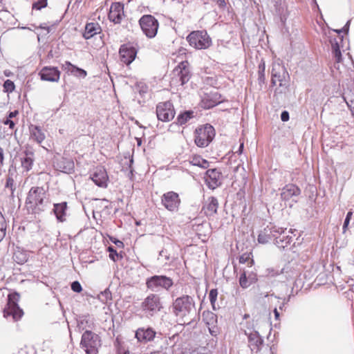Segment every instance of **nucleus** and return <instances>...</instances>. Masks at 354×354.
Listing matches in <instances>:
<instances>
[{
	"mask_svg": "<svg viewBox=\"0 0 354 354\" xmlns=\"http://www.w3.org/2000/svg\"><path fill=\"white\" fill-rule=\"evenodd\" d=\"M172 312L184 324H189L196 313L194 299L187 295L177 297L172 304Z\"/></svg>",
	"mask_w": 354,
	"mask_h": 354,
	"instance_id": "nucleus-1",
	"label": "nucleus"
},
{
	"mask_svg": "<svg viewBox=\"0 0 354 354\" xmlns=\"http://www.w3.org/2000/svg\"><path fill=\"white\" fill-rule=\"evenodd\" d=\"M48 189L44 187H32L28 193L26 205L31 214H39L44 211L48 203Z\"/></svg>",
	"mask_w": 354,
	"mask_h": 354,
	"instance_id": "nucleus-2",
	"label": "nucleus"
},
{
	"mask_svg": "<svg viewBox=\"0 0 354 354\" xmlns=\"http://www.w3.org/2000/svg\"><path fill=\"white\" fill-rule=\"evenodd\" d=\"M349 24H346L342 28H330L328 31L332 54L337 63L342 61L341 48L344 47V37L348 33Z\"/></svg>",
	"mask_w": 354,
	"mask_h": 354,
	"instance_id": "nucleus-3",
	"label": "nucleus"
},
{
	"mask_svg": "<svg viewBox=\"0 0 354 354\" xmlns=\"http://www.w3.org/2000/svg\"><path fill=\"white\" fill-rule=\"evenodd\" d=\"M84 323L88 324L86 317H82L78 324L80 329L85 330L82 335L80 346L86 354H96L98 347L100 346V337L91 330L86 329V327L83 326Z\"/></svg>",
	"mask_w": 354,
	"mask_h": 354,
	"instance_id": "nucleus-4",
	"label": "nucleus"
},
{
	"mask_svg": "<svg viewBox=\"0 0 354 354\" xmlns=\"http://www.w3.org/2000/svg\"><path fill=\"white\" fill-rule=\"evenodd\" d=\"M19 298L20 295L17 292L8 295V302L3 309V317L8 320L17 322L23 317L24 311L18 304Z\"/></svg>",
	"mask_w": 354,
	"mask_h": 354,
	"instance_id": "nucleus-5",
	"label": "nucleus"
},
{
	"mask_svg": "<svg viewBox=\"0 0 354 354\" xmlns=\"http://www.w3.org/2000/svg\"><path fill=\"white\" fill-rule=\"evenodd\" d=\"M215 136L214 127L206 124L196 129L194 132V141L199 147H205L212 141Z\"/></svg>",
	"mask_w": 354,
	"mask_h": 354,
	"instance_id": "nucleus-6",
	"label": "nucleus"
},
{
	"mask_svg": "<svg viewBox=\"0 0 354 354\" xmlns=\"http://www.w3.org/2000/svg\"><path fill=\"white\" fill-rule=\"evenodd\" d=\"M141 308L147 315L153 316L163 308L160 296L155 293L149 294L142 302Z\"/></svg>",
	"mask_w": 354,
	"mask_h": 354,
	"instance_id": "nucleus-7",
	"label": "nucleus"
},
{
	"mask_svg": "<svg viewBox=\"0 0 354 354\" xmlns=\"http://www.w3.org/2000/svg\"><path fill=\"white\" fill-rule=\"evenodd\" d=\"M174 284L173 280L165 275H154L146 280V286L153 292L161 288L168 290Z\"/></svg>",
	"mask_w": 354,
	"mask_h": 354,
	"instance_id": "nucleus-8",
	"label": "nucleus"
},
{
	"mask_svg": "<svg viewBox=\"0 0 354 354\" xmlns=\"http://www.w3.org/2000/svg\"><path fill=\"white\" fill-rule=\"evenodd\" d=\"M190 46L203 49L208 48L211 44V39L205 31H194L187 37Z\"/></svg>",
	"mask_w": 354,
	"mask_h": 354,
	"instance_id": "nucleus-9",
	"label": "nucleus"
},
{
	"mask_svg": "<svg viewBox=\"0 0 354 354\" xmlns=\"http://www.w3.org/2000/svg\"><path fill=\"white\" fill-rule=\"evenodd\" d=\"M174 82H180V85H184L191 78L192 74L189 69V64L187 61L181 62L173 71Z\"/></svg>",
	"mask_w": 354,
	"mask_h": 354,
	"instance_id": "nucleus-10",
	"label": "nucleus"
},
{
	"mask_svg": "<svg viewBox=\"0 0 354 354\" xmlns=\"http://www.w3.org/2000/svg\"><path fill=\"white\" fill-rule=\"evenodd\" d=\"M156 115L158 119L162 122L171 120L175 115V111L172 103L169 101L160 102L156 106Z\"/></svg>",
	"mask_w": 354,
	"mask_h": 354,
	"instance_id": "nucleus-11",
	"label": "nucleus"
},
{
	"mask_svg": "<svg viewBox=\"0 0 354 354\" xmlns=\"http://www.w3.org/2000/svg\"><path fill=\"white\" fill-rule=\"evenodd\" d=\"M287 77H288V73L285 66L279 62H274L272 68V83L276 84L279 82V86H284Z\"/></svg>",
	"mask_w": 354,
	"mask_h": 354,
	"instance_id": "nucleus-12",
	"label": "nucleus"
},
{
	"mask_svg": "<svg viewBox=\"0 0 354 354\" xmlns=\"http://www.w3.org/2000/svg\"><path fill=\"white\" fill-rule=\"evenodd\" d=\"M277 236H274V243L279 248L284 249L292 241L291 230L277 227Z\"/></svg>",
	"mask_w": 354,
	"mask_h": 354,
	"instance_id": "nucleus-13",
	"label": "nucleus"
},
{
	"mask_svg": "<svg viewBox=\"0 0 354 354\" xmlns=\"http://www.w3.org/2000/svg\"><path fill=\"white\" fill-rule=\"evenodd\" d=\"M301 194L300 189L294 184L286 185L281 191V197L283 201L289 202L290 206L297 203Z\"/></svg>",
	"mask_w": 354,
	"mask_h": 354,
	"instance_id": "nucleus-14",
	"label": "nucleus"
},
{
	"mask_svg": "<svg viewBox=\"0 0 354 354\" xmlns=\"http://www.w3.org/2000/svg\"><path fill=\"white\" fill-rule=\"evenodd\" d=\"M161 202L167 209L173 212L178 209L180 200L177 193L171 191L162 195Z\"/></svg>",
	"mask_w": 354,
	"mask_h": 354,
	"instance_id": "nucleus-15",
	"label": "nucleus"
},
{
	"mask_svg": "<svg viewBox=\"0 0 354 354\" xmlns=\"http://www.w3.org/2000/svg\"><path fill=\"white\" fill-rule=\"evenodd\" d=\"M119 54L120 61L127 65H129L135 59L137 50L130 44H124L120 46Z\"/></svg>",
	"mask_w": 354,
	"mask_h": 354,
	"instance_id": "nucleus-16",
	"label": "nucleus"
},
{
	"mask_svg": "<svg viewBox=\"0 0 354 354\" xmlns=\"http://www.w3.org/2000/svg\"><path fill=\"white\" fill-rule=\"evenodd\" d=\"M108 17L111 22H121L122 20L126 19L124 3L120 2L113 3L111 6Z\"/></svg>",
	"mask_w": 354,
	"mask_h": 354,
	"instance_id": "nucleus-17",
	"label": "nucleus"
},
{
	"mask_svg": "<svg viewBox=\"0 0 354 354\" xmlns=\"http://www.w3.org/2000/svg\"><path fill=\"white\" fill-rule=\"evenodd\" d=\"M221 173L216 169H208L206 171L205 182L209 188L214 189L221 185Z\"/></svg>",
	"mask_w": 354,
	"mask_h": 354,
	"instance_id": "nucleus-18",
	"label": "nucleus"
},
{
	"mask_svg": "<svg viewBox=\"0 0 354 354\" xmlns=\"http://www.w3.org/2000/svg\"><path fill=\"white\" fill-rule=\"evenodd\" d=\"M156 333L151 327H142L136 330L135 337L138 342L140 343H147L154 339Z\"/></svg>",
	"mask_w": 354,
	"mask_h": 354,
	"instance_id": "nucleus-19",
	"label": "nucleus"
},
{
	"mask_svg": "<svg viewBox=\"0 0 354 354\" xmlns=\"http://www.w3.org/2000/svg\"><path fill=\"white\" fill-rule=\"evenodd\" d=\"M218 202L214 196L208 197L203 203L202 210L206 216L214 217L217 214Z\"/></svg>",
	"mask_w": 354,
	"mask_h": 354,
	"instance_id": "nucleus-20",
	"label": "nucleus"
},
{
	"mask_svg": "<svg viewBox=\"0 0 354 354\" xmlns=\"http://www.w3.org/2000/svg\"><path fill=\"white\" fill-rule=\"evenodd\" d=\"M91 178L98 187H107L109 177L104 168L102 167H97L91 175Z\"/></svg>",
	"mask_w": 354,
	"mask_h": 354,
	"instance_id": "nucleus-21",
	"label": "nucleus"
},
{
	"mask_svg": "<svg viewBox=\"0 0 354 354\" xmlns=\"http://www.w3.org/2000/svg\"><path fill=\"white\" fill-rule=\"evenodd\" d=\"M221 102L220 96L217 93H203L201 95V106L204 109H210Z\"/></svg>",
	"mask_w": 354,
	"mask_h": 354,
	"instance_id": "nucleus-22",
	"label": "nucleus"
},
{
	"mask_svg": "<svg viewBox=\"0 0 354 354\" xmlns=\"http://www.w3.org/2000/svg\"><path fill=\"white\" fill-rule=\"evenodd\" d=\"M42 80L48 82H58L60 72L55 67H44L39 73Z\"/></svg>",
	"mask_w": 354,
	"mask_h": 354,
	"instance_id": "nucleus-23",
	"label": "nucleus"
},
{
	"mask_svg": "<svg viewBox=\"0 0 354 354\" xmlns=\"http://www.w3.org/2000/svg\"><path fill=\"white\" fill-rule=\"evenodd\" d=\"M277 226H267L263 230L261 231L258 236V241L260 243H267L272 240H274Z\"/></svg>",
	"mask_w": 354,
	"mask_h": 354,
	"instance_id": "nucleus-24",
	"label": "nucleus"
},
{
	"mask_svg": "<svg viewBox=\"0 0 354 354\" xmlns=\"http://www.w3.org/2000/svg\"><path fill=\"white\" fill-rule=\"evenodd\" d=\"M249 346L252 351L258 352L263 344V340L257 331L250 333L248 335Z\"/></svg>",
	"mask_w": 354,
	"mask_h": 354,
	"instance_id": "nucleus-25",
	"label": "nucleus"
},
{
	"mask_svg": "<svg viewBox=\"0 0 354 354\" xmlns=\"http://www.w3.org/2000/svg\"><path fill=\"white\" fill-rule=\"evenodd\" d=\"M203 319L208 326L209 333L212 335H216V331L214 330V326L217 322L216 315L210 311H204L203 313Z\"/></svg>",
	"mask_w": 354,
	"mask_h": 354,
	"instance_id": "nucleus-26",
	"label": "nucleus"
},
{
	"mask_svg": "<svg viewBox=\"0 0 354 354\" xmlns=\"http://www.w3.org/2000/svg\"><path fill=\"white\" fill-rule=\"evenodd\" d=\"M62 68L68 73L76 77L84 78L87 75L86 71L73 65L69 62H65V63L62 64Z\"/></svg>",
	"mask_w": 354,
	"mask_h": 354,
	"instance_id": "nucleus-27",
	"label": "nucleus"
},
{
	"mask_svg": "<svg viewBox=\"0 0 354 354\" xmlns=\"http://www.w3.org/2000/svg\"><path fill=\"white\" fill-rule=\"evenodd\" d=\"M102 31V28L99 24H86L85 30L83 34V37L86 39H88L97 34H100Z\"/></svg>",
	"mask_w": 354,
	"mask_h": 354,
	"instance_id": "nucleus-28",
	"label": "nucleus"
},
{
	"mask_svg": "<svg viewBox=\"0 0 354 354\" xmlns=\"http://www.w3.org/2000/svg\"><path fill=\"white\" fill-rule=\"evenodd\" d=\"M56 164L58 169L64 173H71L74 169V162L65 158H61Z\"/></svg>",
	"mask_w": 354,
	"mask_h": 354,
	"instance_id": "nucleus-29",
	"label": "nucleus"
},
{
	"mask_svg": "<svg viewBox=\"0 0 354 354\" xmlns=\"http://www.w3.org/2000/svg\"><path fill=\"white\" fill-rule=\"evenodd\" d=\"M66 209V202L54 204L53 212L59 221L64 222L65 221Z\"/></svg>",
	"mask_w": 354,
	"mask_h": 354,
	"instance_id": "nucleus-30",
	"label": "nucleus"
},
{
	"mask_svg": "<svg viewBox=\"0 0 354 354\" xmlns=\"http://www.w3.org/2000/svg\"><path fill=\"white\" fill-rule=\"evenodd\" d=\"M159 24H139L142 30L149 38L154 37L158 31Z\"/></svg>",
	"mask_w": 354,
	"mask_h": 354,
	"instance_id": "nucleus-31",
	"label": "nucleus"
},
{
	"mask_svg": "<svg viewBox=\"0 0 354 354\" xmlns=\"http://www.w3.org/2000/svg\"><path fill=\"white\" fill-rule=\"evenodd\" d=\"M30 138L37 143H41L46 136L41 129L38 126L32 125L30 127Z\"/></svg>",
	"mask_w": 354,
	"mask_h": 354,
	"instance_id": "nucleus-32",
	"label": "nucleus"
},
{
	"mask_svg": "<svg viewBox=\"0 0 354 354\" xmlns=\"http://www.w3.org/2000/svg\"><path fill=\"white\" fill-rule=\"evenodd\" d=\"M34 153L32 151H25V156L21 158V167L25 171H30L33 165Z\"/></svg>",
	"mask_w": 354,
	"mask_h": 354,
	"instance_id": "nucleus-33",
	"label": "nucleus"
},
{
	"mask_svg": "<svg viewBox=\"0 0 354 354\" xmlns=\"http://www.w3.org/2000/svg\"><path fill=\"white\" fill-rule=\"evenodd\" d=\"M30 26L28 27H24V26H18L16 28L17 29H28L29 30L33 31L37 34V35L39 37V35H42V31H46V32H48V30L46 26H43L41 24L39 26H36L35 24H30Z\"/></svg>",
	"mask_w": 354,
	"mask_h": 354,
	"instance_id": "nucleus-34",
	"label": "nucleus"
},
{
	"mask_svg": "<svg viewBox=\"0 0 354 354\" xmlns=\"http://www.w3.org/2000/svg\"><path fill=\"white\" fill-rule=\"evenodd\" d=\"M190 164L194 166H198L203 169L209 167V162L199 156H195L189 160Z\"/></svg>",
	"mask_w": 354,
	"mask_h": 354,
	"instance_id": "nucleus-35",
	"label": "nucleus"
},
{
	"mask_svg": "<svg viewBox=\"0 0 354 354\" xmlns=\"http://www.w3.org/2000/svg\"><path fill=\"white\" fill-rule=\"evenodd\" d=\"M193 117L194 112L192 111H186L178 115L176 119L177 124L179 125L185 124Z\"/></svg>",
	"mask_w": 354,
	"mask_h": 354,
	"instance_id": "nucleus-36",
	"label": "nucleus"
},
{
	"mask_svg": "<svg viewBox=\"0 0 354 354\" xmlns=\"http://www.w3.org/2000/svg\"><path fill=\"white\" fill-rule=\"evenodd\" d=\"M281 274H284L288 281L293 280L298 276V272L291 270L290 268L288 266L281 270Z\"/></svg>",
	"mask_w": 354,
	"mask_h": 354,
	"instance_id": "nucleus-37",
	"label": "nucleus"
},
{
	"mask_svg": "<svg viewBox=\"0 0 354 354\" xmlns=\"http://www.w3.org/2000/svg\"><path fill=\"white\" fill-rule=\"evenodd\" d=\"M98 299L104 304H107L112 299L111 293L109 289H106L105 290L101 292L98 296Z\"/></svg>",
	"mask_w": 354,
	"mask_h": 354,
	"instance_id": "nucleus-38",
	"label": "nucleus"
},
{
	"mask_svg": "<svg viewBox=\"0 0 354 354\" xmlns=\"http://www.w3.org/2000/svg\"><path fill=\"white\" fill-rule=\"evenodd\" d=\"M13 258L14 260L19 264H23L28 260L27 254L20 251L15 252Z\"/></svg>",
	"mask_w": 354,
	"mask_h": 354,
	"instance_id": "nucleus-39",
	"label": "nucleus"
},
{
	"mask_svg": "<svg viewBox=\"0 0 354 354\" xmlns=\"http://www.w3.org/2000/svg\"><path fill=\"white\" fill-rule=\"evenodd\" d=\"M218 296V291L216 289H212L209 293V299L214 310H216L215 302Z\"/></svg>",
	"mask_w": 354,
	"mask_h": 354,
	"instance_id": "nucleus-40",
	"label": "nucleus"
},
{
	"mask_svg": "<svg viewBox=\"0 0 354 354\" xmlns=\"http://www.w3.org/2000/svg\"><path fill=\"white\" fill-rule=\"evenodd\" d=\"M259 82H263L265 80V63L263 62L259 65Z\"/></svg>",
	"mask_w": 354,
	"mask_h": 354,
	"instance_id": "nucleus-41",
	"label": "nucleus"
},
{
	"mask_svg": "<svg viewBox=\"0 0 354 354\" xmlns=\"http://www.w3.org/2000/svg\"><path fill=\"white\" fill-rule=\"evenodd\" d=\"M48 0H38L32 4V9L41 10L47 6Z\"/></svg>",
	"mask_w": 354,
	"mask_h": 354,
	"instance_id": "nucleus-42",
	"label": "nucleus"
},
{
	"mask_svg": "<svg viewBox=\"0 0 354 354\" xmlns=\"http://www.w3.org/2000/svg\"><path fill=\"white\" fill-rule=\"evenodd\" d=\"M6 187L10 189L12 194H13L15 189L14 179L10 175H8L7 177Z\"/></svg>",
	"mask_w": 354,
	"mask_h": 354,
	"instance_id": "nucleus-43",
	"label": "nucleus"
},
{
	"mask_svg": "<svg viewBox=\"0 0 354 354\" xmlns=\"http://www.w3.org/2000/svg\"><path fill=\"white\" fill-rule=\"evenodd\" d=\"M3 88L6 92H12L15 89V84L12 81L7 80L4 82Z\"/></svg>",
	"mask_w": 354,
	"mask_h": 354,
	"instance_id": "nucleus-44",
	"label": "nucleus"
},
{
	"mask_svg": "<svg viewBox=\"0 0 354 354\" xmlns=\"http://www.w3.org/2000/svg\"><path fill=\"white\" fill-rule=\"evenodd\" d=\"M239 284L243 288H246L250 286L245 272L243 273L240 277Z\"/></svg>",
	"mask_w": 354,
	"mask_h": 354,
	"instance_id": "nucleus-45",
	"label": "nucleus"
},
{
	"mask_svg": "<svg viewBox=\"0 0 354 354\" xmlns=\"http://www.w3.org/2000/svg\"><path fill=\"white\" fill-rule=\"evenodd\" d=\"M138 22H158L155 17L151 15H143Z\"/></svg>",
	"mask_w": 354,
	"mask_h": 354,
	"instance_id": "nucleus-46",
	"label": "nucleus"
},
{
	"mask_svg": "<svg viewBox=\"0 0 354 354\" xmlns=\"http://www.w3.org/2000/svg\"><path fill=\"white\" fill-rule=\"evenodd\" d=\"M108 250L109 252L110 259H112L113 261H116L117 257H118L117 251L112 246H109L108 248Z\"/></svg>",
	"mask_w": 354,
	"mask_h": 354,
	"instance_id": "nucleus-47",
	"label": "nucleus"
},
{
	"mask_svg": "<svg viewBox=\"0 0 354 354\" xmlns=\"http://www.w3.org/2000/svg\"><path fill=\"white\" fill-rule=\"evenodd\" d=\"M71 289L75 292H80L82 290L81 284L77 281L71 283Z\"/></svg>",
	"mask_w": 354,
	"mask_h": 354,
	"instance_id": "nucleus-48",
	"label": "nucleus"
},
{
	"mask_svg": "<svg viewBox=\"0 0 354 354\" xmlns=\"http://www.w3.org/2000/svg\"><path fill=\"white\" fill-rule=\"evenodd\" d=\"M3 124H6V125H8L10 129H13L15 127V122L10 118H6L4 121H3Z\"/></svg>",
	"mask_w": 354,
	"mask_h": 354,
	"instance_id": "nucleus-49",
	"label": "nucleus"
},
{
	"mask_svg": "<svg viewBox=\"0 0 354 354\" xmlns=\"http://www.w3.org/2000/svg\"><path fill=\"white\" fill-rule=\"evenodd\" d=\"M281 119L283 122H286L289 120V113L284 111L281 114Z\"/></svg>",
	"mask_w": 354,
	"mask_h": 354,
	"instance_id": "nucleus-50",
	"label": "nucleus"
},
{
	"mask_svg": "<svg viewBox=\"0 0 354 354\" xmlns=\"http://www.w3.org/2000/svg\"><path fill=\"white\" fill-rule=\"evenodd\" d=\"M250 259L249 254H244L241 255L239 258V262L241 263H245Z\"/></svg>",
	"mask_w": 354,
	"mask_h": 354,
	"instance_id": "nucleus-51",
	"label": "nucleus"
},
{
	"mask_svg": "<svg viewBox=\"0 0 354 354\" xmlns=\"http://www.w3.org/2000/svg\"><path fill=\"white\" fill-rule=\"evenodd\" d=\"M4 153L3 149L0 147V167L3 165Z\"/></svg>",
	"mask_w": 354,
	"mask_h": 354,
	"instance_id": "nucleus-52",
	"label": "nucleus"
},
{
	"mask_svg": "<svg viewBox=\"0 0 354 354\" xmlns=\"http://www.w3.org/2000/svg\"><path fill=\"white\" fill-rule=\"evenodd\" d=\"M350 220L345 219L343 225V232H345L349 224Z\"/></svg>",
	"mask_w": 354,
	"mask_h": 354,
	"instance_id": "nucleus-53",
	"label": "nucleus"
},
{
	"mask_svg": "<svg viewBox=\"0 0 354 354\" xmlns=\"http://www.w3.org/2000/svg\"><path fill=\"white\" fill-rule=\"evenodd\" d=\"M17 114H18L17 111H11L9 113L8 118L11 119V118L15 117Z\"/></svg>",
	"mask_w": 354,
	"mask_h": 354,
	"instance_id": "nucleus-54",
	"label": "nucleus"
},
{
	"mask_svg": "<svg viewBox=\"0 0 354 354\" xmlns=\"http://www.w3.org/2000/svg\"><path fill=\"white\" fill-rule=\"evenodd\" d=\"M348 106L351 108L353 115H354V102L351 101V104L346 102Z\"/></svg>",
	"mask_w": 354,
	"mask_h": 354,
	"instance_id": "nucleus-55",
	"label": "nucleus"
},
{
	"mask_svg": "<svg viewBox=\"0 0 354 354\" xmlns=\"http://www.w3.org/2000/svg\"><path fill=\"white\" fill-rule=\"evenodd\" d=\"M203 352L202 351H195L192 354H211L209 351H207L206 349H203Z\"/></svg>",
	"mask_w": 354,
	"mask_h": 354,
	"instance_id": "nucleus-56",
	"label": "nucleus"
},
{
	"mask_svg": "<svg viewBox=\"0 0 354 354\" xmlns=\"http://www.w3.org/2000/svg\"><path fill=\"white\" fill-rule=\"evenodd\" d=\"M352 215H353V212L352 211H349L347 214H346V218L345 219H348V220H350L351 219V217H352Z\"/></svg>",
	"mask_w": 354,
	"mask_h": 354,
	"instance_id": "nucleus-57",
	"label": "nucleus"
},
{
	"mask_svg": "<svg viewBox=\"0 0 354 354\" xmlns=\"http://www.w3.org/2000/svg\"><path fill=\"white\" fill-rule=\"evenodd\" d=\"M274 316H275L276 319H278L279 317V311H278L277 308H275L274 309Z\"/></svg>",
	"mask_w": 354,
	"mask_h": 354,
	"instance_id": "nucleus-58",
	"label": "nucleus"
},
{
	"mask_svg": "<svg viewBox=\"0 0 354 354\" xmlns=\"http://www.w3.org/2000/svg\"><path fill=\"white\" fill-rule=\"evenodd\" d=\"M269 274L271 275L272 277H274L275 275H278L279 273L277 272H274L273 270L269 271Z\"/></svg>",
	"mask_w": 354,
	"mask_h": 354,
	"instance_id": "nucleus-59",
	"label": "nucleus"
},
{
	"mask_svg": "<svg viewBox=\"0 0 354 354\" xmlns=\"http://www.w3.org/2000/svg\"><path fill=\"white\" fill-rule=\"evenodd\" d=\"M243 149V143H241L239 146V151L237 152H239V153H241Z\"/></svg>",
	"mask_w": 354,
	"mask_h": 354,
	"instance_id": "nucleus-60",
	"label": "nucleus"
},
{
	"mask_svg": "<svg viewBox=\"0 0 354 354\" xmlns=\"http://www.w3.org/2000/svg\"><path fill=\"white\" fill-rule=\"evenodd\" d=\"M286 303L283 301L281 304L279 305V308L280 310H282L283 308L284 307Z\"/></svg>",
	"mask_w": 354,
	"mask_h": 354,
	"instance_id": "nucleus-61",
	"label": "nucleus"
},
{
	"mask_svg": "<svg viewBox=\"0 0 354 354\" xmlns=\"http://www.w3.org/2000/svg\"><path fill=\"white\" fill-rule=\"evenodd\" d=\"M114 243L118 245H122V242L120 241H114Z\"/></svg>",
	"mask_w": 354,
	"mask_h": 354,
	"instance_id": "nucleus-62",
	"label": "nucleus"
},
{
	"mask_svg": "<svg viewBox=\"0 0 354 354\" xmlns=\"http://www.w3.org/2000/svg\"><path fill=\"white\" fill-rule=\"evenodd\" d=\"M149 354H165L160 351H156V352H151Z\"/></svg>",
	"mask_w": 354,
	"mask_h": 354,
	"instance_id": "nucleus-63",
	"label": "nucleus"
},
{
	"mask_svg": "<svg viewBox=\"0 0 354 354\" xmlns=\"http://www.w3.org/2000/svg\"><path fill=\"white\" fill-rule=\"evenodd\" d=\"M160 256H163V255H165V253H164V251H163V250L160 251Z\"/></svg>",
	"mask_w": 354,
	"mask_h": 354,
	"instance_id": "nucleus-64",
	"label": "nucleus"
}]
</instances>
